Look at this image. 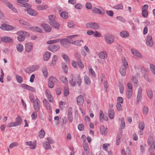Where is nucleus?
I'll list each match as a JSON object with an SVG mask.
<instances>
[{"label":"nucleus","mask_w":155,"mask_h":155,"mask_svg":"<svg viewBox=\"0 0 155 155\" xmlns=\"http://www.w3.org/2000/svg\"><path fill=\"white\" fill-rule=\"evenodd\" d=\"M28 1V0H17V2L18 3V5L19 6L28 8L31 6L30 4L26 3Z\"/></svg>","instance_id":"obj_1"},{"label":"nucleus","mask_w":155,"mask_h":155,"mask_svg":"<svg viewBox=\"0 0 155 155\" xmlns=\"http://www.w3.org/2000/svg\"><path fill=\"white\" fill-rule=\"evenodd\" d=\"M99 8H98L96 7H93L92 8V12L98 15H104L105 14V12L102 8L100 7H99Z\"/></svg>","instance_id":"obj_2"},{"label":"nucleus","mask_w":155,"mask_h":155,"mask_svg":"<svg viewBox=\"0 0 155 155\" xmlns=\"http://www.w3.org/2000/svg\"><path fill=\"white\" fill-rule=\"evenodd\" d=\"M71 40L67 38H64L60 40V43L65 48H68L70 46L69 44H71Z\"/></svg>","instance_id":"obj_3"},{"label":"nucleus","mask_w":155,"mask_h":155,"mask_svg":"<svg viewBox=\"0 0 155 155\" xmlns=\"http://www.w3.org/2000/svg\"><path fill=\"white\" fill-rule=\"evenodd\" d=\"M60 48V46L58 45L52 44L49 45L48 49L51 52H54L58 51Z\"/></svg>","instance_id":"obj_4"},{"label":"nucleus","mask_w":155,"mask_h":155,"mask_svg":"<svg viewBox=\"0 0 155 155\" xmlns=\"http://www.w3.org/2000/svg\"><path fill=\"white\" fill-rule=\"evenodd\" d=\"M0 28L3 31H9L12 30L14 28L12 26L3 23L1 25Z\"/></svg>","instance_id":"obj_5"},{"label":"nucleus","mask_w":155,"mask_h":155,"mask_svg":"<svg viewBox=\"0 0 155 155\" xmlns=\"http://www.w3.org/2000/svg\"><path fill=\"white\" fill-rule=\"evenodd\" d=\"M34 103V107L36 112H38L40 108V102L39 100L37 98L35 99V102Z\"/></svg>","instance_id":"obj_6"},{"label":"nucleus","mask_w":155,"mask_h":155,"mask_svg":"<svg viewBox=\"0 0 155 155\" xmlns=\"http://www.w3.org/2000/svg\"><path fill=\"white\" fill-rule=\"evenodd\" d=\"M49 23L50 25L54 28H55L58 29L60 27V25L58 21L55 20H51V21H49Z\"/></svg>","instance_id":"obj_7"},{"label":"nucleus","mask_w":155,"mask_h":155,"mask_svg":"<svg viewBox=\"0 0 155 155\" xmlns=\"http://www.w3.org/2000/svg\"><path fill=\"white\" fill-rule=\"evenodd\" d=\"M41 26L46 32H49L51 31V28L48 24H42L41 25Z\"/></svg>","instance_id":"obj_8"},{"label":"nucleus","mask_w":155,"mask_h":155,"mask_svg":"<svg viewBox=\"0 0 155 155\" xmlns=\"http://www.w3.org/2000/svg\"><path fill=\"white\" fill-rule=\"evenodd\" d=\"M106 41L108 44H111L114 41L112 35H107L104 37Z\"/></svg>","instance_id":"obj_9"},{"label":"nucleus","mask_w":155,"mask_h":155,"mask_svg":"<svg viewBox=\"0 0 155 155\" xmlns=\"http://www.w3.org/2000/svg\"><path fill=\"white\" fill-rule=\"evenodd\" d=\"M27 11L29 15L32 16H35L38 15V13L35 10L30 8H28Z\"/></svg>","instance_id":"obj_10"},{"label":"nucleus","mask_w":155,"mask_h":155,"mask_svg":"<svg viewBox=\"0 0 155 155\" xmlns=\"http://www.w3.org/2000/svg\"><path fill=\"white\" fill-rule=\"evenodd\" d=\"M146 43L148 46L151 47L153 45L152 37L151 36L148 35L147 36Z\"/></svg>","instance_id":"obj_11"},{"label":"nucleus","mask_w":155,"mask_h":155,"mask_svg":"<svg viewBox=\"0 0 155 155\" xmlns=\"http://www.w3.org/2000/svg\"><path fill=\"white\" fill-rule=\"evenodd\" d=\"M21 86L23 88L28 90L29 91H35V88L26 84H22Z\"/></svg>","instance_id":"obj_12"},{"label":"nucleus","mask_w":155,"mask_h":155,"mask_svg":"<svg viewBox=\"0 0 155 155\" xmlns=\"http://www.w3.org/2000/svg\"><path fill=\"white\" fill-rule=\"evenodd\" d=\"M83 42V41L82 40H77L75 41L71 40V44L79 47H81L82 46V44Z\"/></svg>","instance_id":"obj_13"},{"label":"nucleus","mask_w":155,"mask_h":155,"mask_svg":"<svg viewBox=\"0 0 155 155\" xmlns=\"http://www.w3.org/2000/svg\"><path fill=\"white\" fill-rule=\"evenodd\" d=\"M33 45L31 42H29L26 44L25 45V50L28 52H30L32 49Z\"/></svg>","instance_id":"obj_14"},{"label":"nucleus","mask_w":155,"mask_h":155,"mask_svg":"<svg viewBox=\"0 0 155 155\" xmlns=\"http://www.w3.org/2000/svg\"><path fill=\"white\" fill-rule=\"evenodd\" d=\"M2 41L5 43H10L13 42V40L10 37L8 36H4L2 38Z\"/></svg>","instance_id":"obj_15"},{"label":"nucleus","mask_w":155,"mask_h":155,"mask_svg":"<svg viewBox=\"0 0 155 155\" xmlns=\"http://www.w3.org/2000/svg\"><path fill=\"white\" fill-rule=\"evenodd\" d=\"M86 140H84L83 146L84 151L86 152V153L88 155L89 153V147L87 142H86Z\"/></svg>","instance_id":"obj_16"},{"label":"nucleus","mask_w":155,"mask_h":155,"mask_svg":"<svg viewBox=\"0 0 155 155\" xmlns=\"http://www.w3.org/2000/svg\"><path fill=\"white\" fill-rule=\"evenodd\" d=\"M131 52L134 55L140 58H142V56L141 54L135 49L132 48L131 49Z\"/></svg>","instance_id":"obj_17"},{"label":"nucleus","mask_w":155,"mask_h":155,"mask_svg":"<svg viewBox=\"0 0 155 155\" xmlns=\"http://www.w3.org/2000/svg\"><path fill=\"white\" fill-rule=\"evenodd\" d=\"M77 101L78 105H82L84 101L83 96L81 95L79 96L77 98Z\"/></svg>","instance_id":"obj_18"},{"label":"nucleus","mask_w":155,"mask_h":155,"mask_svg":"<svg viewBox=\"0 0 155 155\" xmlns=\"http://www.w3.org/2000/svg\"><path fill=\"white\" fill-rule=\"evenodd\" d=\"M21 31H18L17 32V34L18 36L17 37L18 40L20 42H22L25 39V37L23 35V34L21 33H18L21 32Z\"/></svg>","instance_id":"obj_19"},{"label":"nucleus","mask_w":155,"mask_h":155,"mask_svg":"<svg viewBox=\"0 0 155 155\" xmlns=\"http://www.w3.org/2000/svg\"><path fill=\"white\" fill-rule=\"evenodd\" d=\"M98 56L100 58L105 59L107 57V54L106 51H104L99 53Z\"/></svg>","instance_id":"obj_20"},{"label":"nucleus","mask_w":155,"mask_h":155,"mask_svg":"<svg viewBox=\"0 0 155 155\" xmlns=\"http://www.w3.org/2000/svg\"><path fill=\"white\" fill-rule=\"evenodd\" d=\"M128 68H126L124 67V66H121L119 69V72L121 76H125L126 74V69Z\"/></svg>","instance_id":"obj_21"},{"label":"nucleus","mask_w":155,"mask_h":155,"mask_svg":"<svg viewBox=\"0 0 155 155\" xmlns=\"http://www.w3.org/2000/svg\"><path fill=\"white\" fill-rule=\"evenodd\" d=\"M84 82L85 84L87 85H89L91 83L90 78L87 75L84 76Z\"/></svg>","instance_id":"obj_22"},{"label":"nucleus","mask_w":155,"mask_h":155,"mask_svg":"<svg viewBox=\"0 0 155 155\" xmlns=\"http://www.w3.org/2000/svg\"><path fill=\"white\" fill-rule=\"evenodd\" d=\"M107 128L105 127L104 125H101L100 127L101 133L102 135L104 134L106 132H107Z\"/></svg>","instance_id":"obj_23"},{"label":"nucleus","mask_w":155,"mask_h":155,"mask_svg":"<svg viewBox=\"0 0 155 155\" xmlns=\"http://www.w3.org/2000/svg\"><path fill=\"white\" fill-rule=\"evenodd\" d=\"M51 53L48 51H47L45 53L44 55L43 59L44 61H47L51 56Z\"/></svg>","instance_id":"obj_24"},{"label":"nucleus","mask_w":155,"mask_h":155,"mask_svg":"<svg viewBox=\"0 0 155 155\" xmlns=\"http://www.w3.org/2000/svg\"><path fill=\"white\" fill-rule=\"evenodd\" d=\"M108 115L110 119H113L114 116V112L112 109H110L108 110Z\"/></svg>","instance_id":"obj_25"},{"label":"nucleus","mask_w":155,"mask_h":155,"mask_svg":"<svg viewBox=\"0 0 155 155\" xmlns=\"http://www.w3.org/2000/svg\"><path fill=\"white\" fill-rule=\"evenodd\" d=\"M42 71L43 75L45 77H47L48 76V73L47 68L45 66H43L42 69Z\"/></svg>","instance_id":"obj_26"},{"label":"nucleus","mask_w":155,"mask_h":155,"mask_svg":"<svg viewBox=\"0 0 155 155\" xmlns=\"http://www.w3.org/2000/svg\"><path fill=\"white\" fill-rule=\"evenodd\" d=\"M22 119L20 116H18L16 119V121L15 122L16 126L20 125L22 123Z\"/></svg>","instance_id":"obj_27"},{"label":"nucleus","mask_w":155,"mask_h":155,"mask_svg":"<svg viewBox=\"0 0 155 155\" xmlns=\"http://www.w3.org/2000/svg\"><path fill=\"white\" fill-rule=\"evenodd\" d=\"M120 35L123 38H125L129 35V33L126 31H123L120 32Z\"/></svg>","instance_id":"obj_28"},{"label":"nucleus","mask_w":155,"mask_h":155,"mask_svg":"<svg viewBox=\"0 0 155 155\" xmlns=\"http://www.w3.org/2000/svg\"><path fill=\"white\" fill-rule=\"evenodd\" d=\"M43 145L46 150L50 149L51 148L50 143L46 141L43 142Z\"/></svg>","instance_id":"obj_29"},{"label":"nucleus","mask_w":155,"mask_h":155,"mask_svg":"<svg viewBox=\"0 0 155 155\" xmlns=\"http://www.w3.org/2000/svg\"><path fill=\"white\" fill-rule=\"evenodd\" d=\"M64 95L67 96L69 94V91L68 87V86H65L64 88Z\"/></svg>","instance_id":"obj_30"},{"label":"nucleus","mask_w":155,"mask_h":155,"mask_svg":"<svg viewBox=\"0 0 155 155\" xmlns=\"http://www.w3.org/2000/svg\"><path fill=\"white\" fill-rule=\"evenodd\" d=\"M37 9L39 10H43L47 9L48 7L47 5H38L37 6Z\"/></svg>","instance_id":"obj_31"},{"label":"nucleus","mask_w":155,"mask_h":155,"mask_svg":"<svg viewBox=\"0 0 155 155\" xmlns=\"http://www.w3.org/2000/svg\"><path fill=\"white\" fill-rule=\"evenodd\" d=\"M60 15L62 18L65 19L67 18L68 17V13L65 11L62 12L61 14Z\"/></svg>","instance_id":"obj_32"},{"label":"nucleus","mask_w":155,"mask_h":155,"mask_svg":"<svg viewBox=\"0 0 155 155\" xmlns=\"http://www.w3.org/2000/svg\"><path fill=\"white\" fill-rule=\"evenodd\" d=\"M16 48L17 50L19 52H21L23 50V46L21 44L17 45Z\"/></svg>","instance_id":"obj_33"},{"label":"nucleus","mask_w":155,"mask_h":155,"mask_svg":"<svg viewBox=\"0 0 155 155\" xmlns=\"http://www.w3.org/2000/svg\"><path fill=\"white\" fill-rule=\"evenodd\" d=\"M76 81L78 85L79 86H80L81 84L82 79L81 78L79 74H78L76 78Z\"/></svg>","instance_id":"obj_34"},{"label":"nucleus","mask_w":155,"mask_h":155,"mask_svg":"<svg viewBox=\"0 0 155 155\" xmlns=\"http://www.w3.org/2000/svg\"><path fill=\"white\" fill-rule=\"evenodd\" d=\"M125 126V120L124 117H122L121 118V121L120 124V129H124V128Z\"/></svg>","instance_id":"obj_35"},{"label":"nucleus","mask_w":155,"mask_h":155,"mask_svg":"<svg viewBox=\"0 0 155 155\" xmlns=\"http://www.w3.org/2000/svg\"><path fill=\"white\" fill-rule=\"evenodd\" d=\"M141 72L142 73L144 77L145 78H146V70L144 67H141L140 68Z\"/></svg>","instance_id":"obj_36"},{"label":"nucleus","mask_w":155,"mask_h":155,"mask_svg":"<svg viewBox=\"0 0 155 155\" xmlns=\"http://www.w3.org/2000/svg\"><path fill=\"white\" fill-rule=\"evenodd\" d=\"M104 115L103 113L102 110H101L100 112L99 120L101 122H102L104 120Z\"/></svg>","instance_id":"obj_37"},{"label":"nucleus","mask_w":155,"mask_h":155,"mask_svg":"<svg viewBox=\"0 0 155 155\" xmlns=\"http://www.w3.org/2000/svg\"><path fill=\"white\" fill-rule=\"evenodd\" d=\"M46 94H47V97L49 101L51 103L53 102L54 101V98L53 96L50 94H47V93Z\"/></svg>","instance_id":"obj_38"},{"label":"nucleus","mask_w":155,"mask_h":155,"mask_svg":"<svg viewBox=\"0 0 155 155\" xmlns=\"http://www.w3.org/2000/svg\"><path fill=\"white\" fill-rule=\"evenodd\" d=\"M126 94L127 96V98L128 99H130L132 95V91L127 90L126 93Z\"/></svg>","instance_id":"obj_39"},{"label":"nucleus","mask_w":155,"mask_h":155,"mask_svg":"<svg viewBox=\"0 0 155 155\" xmlns=\"http://www.w3.org/2000/svg\"><path fill=\"white\" fill-rule=\"evenodd\" d=\"M60 80L63 83H66L68 81L67 78L63 75H62L60 77Z\"/></svg>","instance_id":"obj_40"},{"label":"nucleus","mask_w":155,"mask_h":155,"mask_svg":"<svg viewBox=\"0 0 155 155\" xmlns=\"http://www.w3.org/2000/svg\"><path fill=\"white\" fill-rule=\"evenodd\" d=\"M123 6L122 4H119L115 5L114 8L115 9L118 10L122 9H123Z\"/></svg>","instance_id":"obj_41"},{"label":"nucleus","mask_w":155,"mask_h":155,"mask_svg":"<svg viewBox=\"0 0 155 155\" xmlns=\"http://www.w3.org/2000/svg\"><path fill=\"white\" fill-rule=\"evenodd\" d=\"M25 71L26 73L28 74H30L33 72L31 66L26 68Z\"/></svg>","instance_id":"obj_42"},{"label":"nucleus","mask_w":155,"mask_h":155,"mask_svg":"<svg viewBox=\"0 0 155 155\" xmlns=\"http://www.w3.org/2000/svg\"><path fill=\"white\" fill-rule=\"evenodd\" d=\"M16 79L17 82L20 84L23 81L22 77L20 75H16Z\"/></svg>","instance_id":"obj_43"},{"label":"nucleus","mask_w":155,"mask_h":155,"mask_svg":"<svg viewBox=\"0 0 155 155\" xmlns=\"http://www.w3.org/2000/svg\"><path fill=\"white\" fill-rule=\"evenodd\" d=\"M132 81L133 83H134V85L135 86H137L138 80L136 77H134L133 76L132 78Z\"/></svg>","instance_id":"obj_44"},{"label":"nucleus","mask_w":155,"mask_h":155,"mask_svg":"<svg viewBox=\"0 0 155 155\" xmlns=\"http://www.w3.org/2000/svg\"><path fill=\"white\" fill-rule=\"evenodd\" d=\"M150 68L151 71L155 75V66L152 64H150Z\"/></svg>","instance_id":"obj_45"},{"label":"nucleus","mask_w":155,"mask_h":155,"mask_svg":"<svg viewBox=\"0 0 155 155\" xmlns=\"http://www.w3.org/2000/svg\"><path fill=\"white\" fill-rule=\"evenodd\" d=\"M58 58V57L56 55H54L53 57L52 61V64L53 65H55L56 64V61Z\"/></svg>","instance_id":"obj_46"},{"label":"nucleus","mask_w":155,"mask_h":155,"mask_svg":"<svg viewBox=\"0 0 155 155\" xmlns=\"http://www.w3.org/2000/svg\"><path fill=\"white\" fill-rule=\"evenodd\" d=\"M144 124L143 122H140L139 123V128L141 130H143L144 128Z\"/></svg>","instance_id":"obj_47"},{"label":"nucleus","mask_w":155,"mask_h":155,"mask_svg":"<svg viewBox=\"0 0 155 155\" xmlns=\"http://www.w3.org/2000/svg\"><path fill=\"white\" fill-rule=\"evenodd\" d=\"M123 65L122 66H124V67L126 68H128V63L125 58H124V60L123 61Z\"/></svg>","instance_id":"obj_48"},{"label":"nucleus","mask_w":155,"mask_h":155,"mask_svg":"<svg viewBox=\"0 0 155 155\" xmlns=\"http://www.w3.org/2000/svg\"><path fill=\"white\" fill-rule=\"evenodd\" d=\"M48 85L49 87L51 88H52L54 87V83L48 79Z\"/></svg>","instance_id":"obj_49"},{"label":"nucleus","mask_w":155,"mask_h":155,"mask_svg":"<svg viewBox=\"0 0 155 155\" xmlns=\"http://www.w3.org/2000/svg\"><path fill=\"white\" fill-rule=\"evenodd\" d=\"M45 134V132L43 130H41L39 132V136L40 138H41L44 137Z\"/></svg>","instance_id":"obj_50"},{"label":"nucleus","mask_w":155,"mask_h":155,"mask_svg":"<svg viewBox=\"0 0 155 155\" xmlns=\"http://www.w3.org/2000/svg\"><path fill=\"white\" fill-rule=\"evenodd\" d=\"M49 79L51 81H52L54 83H57L58 82V80L54 76H52Z\"/></svg>","instance_id":"obj_51"},{"label":"nucleus","mask_w":155,"mask_h":155,"mask_svg":"<svg viewBox=\"0 0 155 155\" xmlns=\"http://www.w3.org/2000/svg\"><path fill=\"white\" fill-rule=\"evenodd\" d=\"M147 94L149 97L151 98L153 97L152 91L150 90H148L147 91Z\"/></svg>","instance_id":"obj_52"},{"label":"nucleus","mask_w":155,"mask_h":155,"mask_svg":"<svg viewBox=\"0 0 155 155\" xmlns=\"http://www.w3.org/2000/svg\"><path fill=\"white\" fill-rule=\"evenodd\" d=\"M72 108L71 107H70L68 110V116H72Z\"/></svg>","instance_id":"obj_53"},{"label":"nucleus","mask_w":155,"mask_h":155,"mask_svg":"<svg viewBox=\"0 0 155 155\" xmlns=\"http://www.w3.org/2000/svg\"><path fill=\"white\" fill-rule=\"evenodd\" d=\"M84 126L83 124H79L78 125V128L79 130L80 131H82L84 129Z\"/></svg>","instance_id":"obj_54"},{"label":"nucleus","mask_w":155,"mask_h":155,"mask_svg":"<svg viewBox=\"0 0 155 155\" xmlns=\"http://www.w3.org/2000/svg\"><path fill=\"white\" fill-rule=\"evenodd\" d=\"M18 145V143L16 142H14L11 143L9 146V147L10 149H12L14 147L17 146Z\"/></svg>","instance_id":"obj_55"},{"label":"nucleus","mask_w":155,"mask_h":155,"mask_svg":"<svg viewBox=\"0 0 155 155\" xmlns=\"http://www.w3.org/2000/svg\"><path fill=\"white\" fill-rule=\"evenodd\" d=\"M99 28V26L97 23L94 22L93 25L92 29H97Z\"/></svg>","instance_id":"obj_56"},{"label":"nucleus","mask_w":155,"mask_h":155,"mask_svg":"<svg viewBox=\"0 0 155 155\" xmlns=\"http://www.w3.org/2000/svg\"><path fill=\"white\" fill-rule=\"evenodd\" d=\"M153 140V137L152 136L150 137L147 140V144L149 146H150L151 145Z\"/></svg>","instance_id":"obj_57"},{"label":"nucleus","mask_w":155,"mask_h":155,"mask_svg":"<svg viewBox=\"0 0 155 155\" xmlns=\"http://www.w3.org/2000/svg\"><path fill=\"white\" fill-rule=\"evenodd\" d=\"M67 26L69 28H71L74 27V24L73 21H71L68 22Z\"/></svg>","instance_id":"obj_58"},{"label":"nucleus","mask_w":155,"mask_h":155,"mask_svg":"<svg viewBox=\"0 0 155 155\" xmlns=\"http://www.w3.org/2000/svg\"><path fill=\"white\" fill-rule=\"evenodd\" d=\"M94 22H90L87 23L86 24V27L87 28H92Z\"/></svg>","instance_id":"obj_59"},{"label":"nucleus","mask_w":155,"mask_h":155,"mask_svg":"<svg viewBox=\"0 0 155 155\" xmlns=\"http://www.w3.org/2000/svg\"><path fill=\"white\" fill-rule=\"evenodd\" d=\"M89 73L91 74V75L95 78L96 77V75L95 72H94V70L92 68H91L89 70Z\"/></svg>","instance_id":"obj_60"},{"label":"nucleus","mask_w":155,"mask_h":155,"mask_svg":"<svg viewBox=\"0 0 155 155\" xmlns=\"http://www.w3.org/2000/svg\"><path fill=\"white\" fill-rule=\"evenodd\" d=\"M69 82L71 85L72 86H74L76 84V82L74 78H73V77H72V78H71V79L69 81Z\"/></svg>","instance_id":"obj_61"},{"label":"nucleus","mask_w":155,"mask_h":155,"mask_svg":"<svg viewBox=\"0 0 155 155\" xmlns=\"http://www.w3.org/2000/svg\"><path fill=\"white\" fill-rule=\"evenodd\" d=\"M37 116V114L35 112H33L31 115V117L32 120L36 119Z\"/></svg>","instance_id":"obj_62"},{"label":"nucleus","mask_w":155,"mask_h":155,"mask_svg":"<svg viewBox=\"0 0 155 155\" xmlns=\"http://www.w3.org/2000/svg\"><path fill=\"white\" fill-rule=\"evenodd\" d=\"M30 66L33 71H36L39 68V66L38 65H33Z\"/></svg>","instance_id":"obj_63"},{"label":"nucleus","mask_w":155,"mask_h":155,"mask_svg":"<svg viewBox=\"0 0 155 155\" xmlns=\"http://www.w3.org/2000/svg\"><path fill=\"white\" fill-rule=\"evenodd\" d=\"M116 107L117 109L118 110L120 111L122 109V107L120 103H119L118 102L117 103L116 105Z\"/></svg>","instance_id":"obj_64"}]
</instances>
